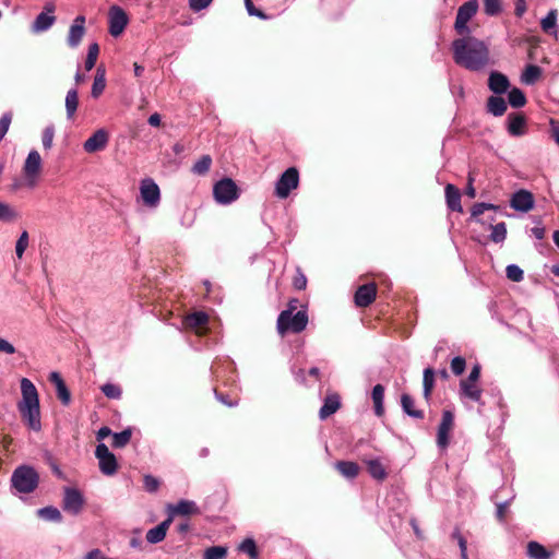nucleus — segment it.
Masks as SVG:
<instances>
[{
  "instance_id": "ea45409f",
  "label": "nucleus",
  "mask_w": 559,
  "mask_h": 559,
  "mask_svg": "<svg viewBox=\"0 0 559 559\" xmlns=\"http://www.w3.org/2000/svg\"><path fill=\"white\" fill-rule=\"evenodd\" d=\"M209 321V316L203 311L193 312L186 318V324L189 328H201L204 326Z\"/></svg>"
},
{
  "instance_id": "2eb2a0df",
  "label": "nucleus",
  "mask_w": 559,
  "mask_h": 559,
  "mask_svg": "<svg viewBox=\"0 0 559 559\" xmlns=\"http://www.w3.org/2000/svg\"><path fill=\"white\" fill-rule=\"evenodd\" d=\"M85 23L86 19L84 15H78L73 20L67 36V44L70 48H76L81 44L86 32Z\"/></svg>"
},
{
  "instance_id": "c03bdc74",
  "label": "nucleus",
  "mask_w": 559,
  "mask_h": 559,
  "mask_svg": "<svg viewBox=\"0 0 559 559\" xmlns=\"http://www.w3.org/2000/svg\"><path fill=\"white\" fill-rule=\"evenodd\" d=\"M239 551L247 554L251 559H258L259 552L253 538H246L238 547Z\"/></svg>"
},
{
  "instance_id": "680f3d73",
  "label": "nucleus",
  "mask_w": 559,
  "mask_h": 559,
  "mask_svg": "<svg viewBox=\"0 0 559 559\" xmlns=\"http://www.w3.org/2000/svg\"><path fill=\"white\" fill-rule=\"evenodd\" d=\"M452 538L457 542V545L460 547V551L464 552L467 551V542L464 538V536L461 534L459 528H455L452 533Z\"/></svg>"
},
{
  "instance_id": "69168bd1",
  "label": "nucleus",
  "mask_w": 559,
  "mask_h": 559,
  "mask_svg": "<svg viewBox=\"0 0 559 559\" xmlns=\"http://www.w3.org/2000/svg\"><path fill=\"white\" fill-rule=\"evenodd\" d=\"M480 377V366L478 364L474 365L469 371L468 377L465 379L467 382H477Z\"/></svg>"
},
{
  "instance_id": "1a4fd4ad",
  "label": "nucleus",
  "mask_w": 559,
  "mask_h": 559,
  "mask_svg": "<svg viewBox=\"0 0 559 559\" xmlns=\"http://www.w3.org/2000/svg\"><path fill=\"white\" fill-rule=\"evenodd\" d=\"M95 456L98 460L99 469L104 475L111 476L116 474L118 468L116 456L109 451L105 443L97 444Z\"/></svg>"
},
{
  "instance_id": "aec40b11",
  "label": "nucleus",
  "mask_w": 559,
  "mask_h": 559,
  "mask_svg": "<svg viewBox=\"0 0 559 559\" xmlns=\"http://www.w3.org/2000/svg\"><path fill=\"white\" fill-rule=\"evenodd\" d=\"M168 510L170 516L198 514L200 512L194 501L185 499L179 500L176 504H169Z\"/></svg>"
},
{
  "instance_id": "20e7f679",
  "label": "nucleus",
  "mask_w": 559,
  "mask_h": 559,
  "mask_svg": "<svg viewBox=\"0 0 559 559\" xmlns=\"http://www.w3.org/2000/svg\"><path fill=\"white\" fill-rule=\"evenodd\" d=\"M308 324V313L306 307L298 310L297 312L289 314V311H282L277 317L276 330L280 335L300 333Z\"/></svg>"
},
{
  "instance_id": "f257e3e1",
  "label": "nucleus",
  "mask_w": 559,
  "mask_h": 559,
  "mask_svg": "<svg viewBox=\"0 0 559 559\" xmlns=\"http://www.w3.org/2000/svg\"><path fill=\"white\" fill-rule=\"evenodd\" d=\"M452 51L455 63L469 71H481L490 63L488 46L471 35L453 40Z\"/></svg>"
},
{
  "instance_id": "9b49d317",
  "label": "nucleus",
  "mask_w": 559,
  "mask_h": 559,
  "mask_svg": "<svg viewBox=\"0 0 559 559\" xmlns=\"http://www.w3.org/2000/svg\"><path fill=\"white\" fill-rule=\"evenodd\" d=\"M85 503L84 497L76 488L66 487L63 490L62 508L66 512L78 515Z\"/></svg>"
},
{
  "instance_id": "13d9d810",
  "label": "nucleus",
  "mask_w": 559,
  "mask_h": 559,
  "mask_svg": "<svg viewBox=\"0 0 559 559\" xmlns=\"http://www.w3.org/2000/svg\"><path fill=\"white\" fill-rule=\"evenodd\" d=\"M245 5L250 16H257L261 20H267V15L264 14L261 10L257 9L251 0H245Z\"/></svg>"
},
{
  "instance_id": "2f4dec72",
  "label": "nucleus",
  "mask_w": 559,
  "mask_h": 559,
  "mask_svg": "<svg viewBox=\"0 0 559 559\" xmlns=\"http://www.w3.org/2000/svg\"><path fill=\"white\" fill-rule=\"evenodd\" d=\"M64 105H66L67 118L70 120L74 117V115L78 110V106H79V95H78L76 87H73L68 91V93L66 95Z\"/></svg>"
},
{
  "instance_id": "49530a36",
  "label": "nucleus",
  "mask_w": 559,
  "mask_h": 559,
  "mask_svg": "<svg viewBox=\"0 0 559 559\" xmlns=\"http://www.w3.org/2000/svg\"><path fill=\"white\" fill-rule=\"evenodd\" d=\"M227 556V547L212 546L205 549L203 559H225Z\"/></svg>"
},
{
  "instance_id": "7ed1b4c3",
  "label": "nucleus",
  "mask_w": 559,
  "mask_h": 559,
  "mask_svg": "<svg viewBox=\"0 0 559 559\" xmlns=\"http://www.w3.org/2000/svg\"><path fill=\"white\" fill-rule=\"evenodd\" d=\"M39 484V474L31 465L17 466L11 475V486L19 493H32Z\"/></svg>"
},
{
  "instance_id": "6ab92c4d",
  "label": "nucleus",
  "mask_w": 559,
  "mask_h": 559,
  "mask_svg": "<svg viewBox=\"0 0 559 559\" xmlns=\"http://www.w3.org/2000/svg\"><path fill=\"white\" fill-rule=\"evenodd\" d=\"M377 296V286L373 283L358 287L355 293V304L358 307H368Z\"/></svg>"
},
{
  "instance_id": "473e14b6",
  "label": "nucleus",
  "mask_w": 559,
  "mask_h": 559,
  "mask_svg": "<svg viewBox=\"0 0 559 559\" xmlns=\"http://www.w3.org/2000/svg\"><path fill=\"white\" fill-rule=\"evenodd\" d=\"M336 469L348 479L357 477L359 473V466L355 462L340 461L335 464Z\"/></svg>"
},
{
  "instance_id": "338daca9",
  "label": "nucleus",
  "mask_w": 559,
  "mask_h": 559,
  "mask_svg": "<svg viewBox=\"0 0 559 559\" xmlns=\"http://www.w3.org/2000/svg\"><path fill=\"white\" fill-rule=\"evenodd\" d=\"M214 392H215L216 399L224 405H226L228 407H234V406L238 405V401H236V400L231 401V400H229V397L227 395H224V394L217 392L216 390Z\"/></svg>"
},
{
  "instance_id": "8fccbe9b",
  "label": "nucleus",
  "mask_w": 559,
  "mask_h": 559,
  "mask_svg": "<svg viewBox=\"0 0 559 559\" xmlns=\"http://www.w3.org/2000/svg\"><path fill=\"white\" fill-rule=\"evenodd\" d=\"M506 274L510 281L515 283H519L524 278L523 270L516 264H509L506 269Z\"/></svg>"
},
{
  "instance_id": "f8f14e48",
  "label": "nucleus",
  "mask_w": 559,
  "mask_h": 559,
  "mask_svg": "<svg viewBox=\"0 0 559 559\" xmlns=\"http://www.w3.org/2000/svg\"><path fill=\"white\" fill-rule=\"evenodd\" d=\"M129 19L123 9L119 5L110 7L108 11V23L109 34L114 37L120 36L126 26L128 25Z\"/></svg>"
},
{
  "instance_id": "f03ea898",
  "label": "nucleus",
  "mask_w": 559,
  "mask_h": 559,
  "mask_svg": "<svg viewBox=\"0 0 559 559\" xmlns=\"http://www.w3.org/2000/svg\"><path fill=\"white\" fill-rule=\"evenodd\" d=\"M22 399L17 403V411L25 425L33 431H40L39 395L35 384L27 378L20 381Z\"/></svg>"
},
{
  "instance_id": "c85d7f7f",
  "label": "nucleus",
  "mask_w": 559,
  "mask_h": 559,
  "mask_svg": "<svg viewBox=\"0 0 559 559\" xmlns=\"http://www.w3.org/2000/svg\"><path fill=\"white\" fill-rule=\"evenodd\" d=\"M371 399L373 402L374 414L382 416L384 414V386L382 384H376L371 392Z\"/></svg>"
},
{
  "instance_id": "9d476101",
  "label": "nucleus",
  "mask_w": 559,
  "mask_h": 559,
  "mask_svg": "<svg viewBox=\"0 0 559 559\" xmlns=\"http://www.w3.org/2000/svg\"><path fill=\"white\" fill-rule=\"evenodd\" d=\"M140 194L146 206L152 209L158 206L160 202V190L152 178H145L141 181Z\"/></svg>"
},
{
  "instance_id": "79ce46f5",
  "label": "nucleus",
  "mask_w": 559,
  "mask_h": 559,
  "mask_svg": "<svg viewBox=\"0 0 559 559\" xmlns=\"http://www.w3.org/2000/svg\"><path fill=\"white\" fill-rule=\"evenodd\" d=\"M212 165V157L210 155L201 156L192 166V173L198 176H203L209 173Z\"/></svg>"
},
{
  "instance_id": "cd10ccee",
  "label": "nucleus",
  "mask_w": 559,
  "mask_h": 559,
  "mask_svg": "<svg viewBox=\"0 0 559 559\" xmlns=\"http://www.w3.org/2000/svg\"><path fill=\"white\" fill-rule=\"evenodd\" d=\"M364 462L367 466L368 473L370 474V476L372 478L380 480V481H382L386 478L388 473H386L385 467L381 463L380 459H369V460H364Z\"/></svg>"
},
{
  "instance_id": "f3484780",
  "label": "nucleus",
  "mask_w": 559,
  "mask_h": 559,
  "mask_svg": "<svg viewBox=\"0 0 559 559\" xmlns=\"http://www.w3.org/2000/svg\"><path fill=\"white\" fill-rule=\"evenodd\" d=\"M108 140V132L105 129H98L83 143V150L90 154L103 151Z\"/></svg>"
},
{
  "instance_id": "dca6fc26",
  "label": "nucleus",
  "mask_w": 559,
  "mask_h": 559,
  "mask_svg": "<svg viewBox=\"0 0 559 559\" xmlns=\"http://www.w3.org/2000/svg\"><path fill=\"white\" fill-rule=\"evenodd\" d=\"M510 206L515 211L526 213L534 207V197L525 189L518 190L511 197Z\"/></svg>"
},
{
  "instance_id": "4468645a",
  "label": "nucleus",
  "mask_w": 559,
  "mask_h": 559,
  "mask_svg": "<svg viewBox=\"0 0 559 559\" xmlns=\"http://www.w3.org/2000/svg\"><path fill=\"white\" fill-rule=\"evenodd\" d=\"M459 395L462 401H472L477 403L480 407L485 405L481 401L483 390L477 382H467V380H461L459 385Z\"/></svg>"
},
{
  "instance_id": "72a5a7b5",
  "label": "nucleus",
  "mask_w": 559,
  "mask_h": 559,
  "mask_svg": "<svg viewBox=\"0 0 559 559\" xmlns=\"http://www.w3.org/2000/svg\"><path fill=\"white\" fill-rule=\"evenodd\" d=\"M435 376L436 372L431 367H427L424 370V377H423V395L424 397L429 401L431 396V392L435 386Z\"/></svg>"
},
{
  "instance_id": "6e6552de",
  "label": "nucleus",
  "mask_w": 559,
  "mask_h": 559,
  "mask_svg": "<svg viewBox=\"0 0 559 559\" xmlns=\"http://www.w3.org/2000/svg\"><path fill=\"white\" fill-rule=\"evenodd\" d=\"M299 185V173L296 167L287 168L275 182V195L286 199Z\"/></svg>"
},
{
  "instance_id": "4d7b16f0",
  "label": "nucleus",
  "mask_w": 559,
  "mask_h": 559,
  "mask_svg": "<svg viewBox=\"0 0 559 559\" xmlns=\"http://www.w3.org/2000/svg\"><path fill=\"white\" fill-rule=\"evenodd\" d=\"M144 488L147 492H155L159 487V481L152 475H145L144 479Z\"/></svg>"
},
{
  "instance_id": "a211bd4d",
  "label": "nucleus",
  "mask_w": 559,
  "mask_h": 559,
  "mask_svg": "<svg viewBox=\"0 0 559 559\" xmlns=\"http://www.w3.org/2000/svg\"><path fill=\"white\" fill-rule=\"evenodd\" d=\"M488 87L496 95H502L510 88L508 76L498 71H491L488 78Z\"/></svg>"
},
{
  "instance_id": "e433bc0d",
  "label": "nucleus",
  "mask_w": 559,
  "mask_h": 559,
  "mask_svg": "<svg viewBox=\"0 0 559 559\" xmlns=\"http://www.w3.org/2000/svg\"><path fill=\"white\" fill-rule=\"evenodd\" d=\"M37 514L40 519L48 522H61L62 515L58 508L56 507H45L37 510Z\"/></svg>"
},
{
  "instance_id": "bb28decb",
  "label": "nucleus",
  "mask_w": 559,
  "mask_h": 559,
  "mask_svg": "<svg viewBox=\"0 0 559 559\" xmlns=\"http://www.w3.org/2000/svg\"><path fill=\"white\" fill-rule=\"evenodd\" d=\"M507 102L500 96H490L486 103L487 112L495 117H501L507 111Z\"/></svg>"
},
{
  "instance_id": "de8ad7c7",
  "label": "nucleus",
  "mask_w": 559,
  "mask_h": 559,
  "mask_svg": "<svg viewBox=\"0 0 559 559\" xmlns=\"http://www.w3.org/2000/svg\"><path fill=\"white\" fill-rule=\"evenodd\" d=\"M29 243V236L26 230H23L15 242V254L17 259H22L25 250Z\"/></svg>"
},
{
  "instance_id": "bf43d9fd",
  "label": "nucleus",
  "mask_w": 559,
  "mask_h": 559,
  "mask_svg": "<svg viewBox=\"0 0 559 559\" xmlns=\"http://www.w3.org/2000/svg\"><path fill=\"white\" fill-rule=\"evenodd\" d=\"M213 0H188L189 7L194 12H200L201 10L207 8Z\"/></svg>"
},
{
  "instance_id": "864d4df0",
  "label": "nucleus",
  "mask_w": 559,
  "mask_h": 559,
  "mask_svg": "<svg viewBox=\"0 0 559 559\" xmlns=\"http://www.w3.org/2000/svg\"><path fill=\"white\" fill-rule=\"evenodd\" d=\"M55 136V127L52 124L47 126L43 131L41 142L45 150H50L52 146Z\"/></svg>"
},
{
  "instance_id": "f704fd0d",
  "label": "nucleus",
  "mask_w": 559,
  "mask_h": 559,
  "mask_svg": "<svg viewBox=\"0 0 559 559\" xmlns=\"http://www.w3.org/2000/svg\"><path fill=\"white\" fill-rule=\"evenodd\" d=\"M527 555L531 559H549L550 552L537 542H530L527 545Z\"/></svg>"
},
{
  "instance_id": "0e129e2a",
  "label": "nucleus",
  "mask_w": 559,
  "mask_h": 559,
  "mask_svg": "<svg viewBox=\"0 0 559 559\" xmlns=\"http://www.w3.org/2000/svg\"><path fill=\"white\" fill-rule=\"evenodd\" d=\"M0 353L12 355L15 353V347L9 341L0 338Z\"/></svg>"
},
{
  "instance_id": "052dcab7",
  "label": "nucleus",
  "mask_w": 559,
  "mask_h": 559,
  "mask_svg": "<svg viewBox=\"0 0 559 559\" xmlns=\"http://www.w3.org/2000/svg\"><path fill=\"white\" fill-rule=\"evenodd\" d=\"M452 538L457 542V545L460 547V551L464 552L467 551V542L464 538V536L461 534L459 528H455L452 533Z\"/></svg>"
},
{
  "instance_id": "5fc2aeb1",
  "label": "nucleus",
  "mask_w": 559,
  "mask_h": 559,
  "mask_svg": "<svg viewBox=\"0 0 559 559\" xmlns=\"http://www.w3.org/2000/svg\"><path fill=\"white\" fill-rule=\"evenodd\" d=\"M466 368V360L462 356H456L451 360V370L455 376H461Z\"/></svg>"
},
{
  "instance_id": "09e8293b",
  "label": "nucleus",
  "mask_w": 559,
  "mask_h": 559,
  "mask_svg": "<svg viewBox=\"0 0 559 559\" xmlns=\"http://www.w3.org/2000/svg\"><path fill=\"white\" fill-rule=\"evenodd\" d=\"M497 209H498V206L495 204H491V203H485V202L476 203L473 205V207L471 210V216L473 219L480 222L479 216L483 215L485 213V211L497 210Z\"/></svg>"
},
{
  "instance_id": "774afa93",
  "label": "nucleus",
  "mask_w": 559,
  "mask_h": 559,
  "mask_svg": "<svg viewBox=\"0 0 559 559\" xmlns=\"http://www.w3.org/2000/svg\"><path fill=\"white\" fill-rule=\"evenodd\" d=\"M551 136L555 142L559 145V122L555 119H550L549 121Z\"/></svg>"
},
{
  "instance_id": "a18cd8bd",
  "label": "nucleus",
  "mask_w": 559,
  "mask_h": 559,
  "mask_svg": "<svg viewBox=\"0 0 559 559\" xmlns=\"http://www.w3.org/2000/svg\"><path fill=\"white\" fill-rule=\"evenodd\" d=\"M491 234L490 239L496 242H503L507 237V226L506 223L501 222L496 225H491Z\"/></svg>"
},
{
  "instance_id": "37998d69",
  "label": "nucleus",
  "mask_w": 559,
  "mask_h": 559,
  "mask_svg": "<svg viewBox=\"0 0 559 559\" xmlns=\"http://www.w3.org/2000/svg\"><path fill=\"white\" fill-rule=\"evenodd\" d=\"M131 437H132V431L130 428H127L120 432H115L112 435L111 445L117 449L123 448L130 442Z\"/></svg>"
},
{
  "instance_id": "412c9836",
  "label": "nucleus",
  "mask_w": 559,
  "mask_h": 559,
  "mask_svg": "<svg viewBox=\"0 0 559 559\" xmlns=\"http://www.w3.org/2000/svg\"><path fill=\"white\" fill-rule=\"evenodd\" d=\"M49 380L51 383L55 384L57 396L60 400V402L66 406L69 405L71 402V393L67 388L61 376L58 372L53 371L50 373Z\"/></svg>"
},
{
  "instance_id": "393cba45",
  "label": "nucleus",
  "mask_w": 559,
  "mask_h": 559,
  "mask_svg": "<svg viewBox=\"0 0 559 559\" xmlns=\"http://www.w3.org/2000/svg\"><path fill=\"white\" fill-rule=\"evenodd\" d=\"M445 200L447 205L450 210L459 213L463 211V207L461 205V193L459 189L451 183H448L445 186Z\"/></svg>"
},
{
  "instance_id": "ddd939ff",
  "label": "nucleus",
  "mask_w": 559,
  "mask_h": 559,
  "mask_svg": "<svg viewBox=\"0 0 559 559\" xmlns=\"http://www.w3.org/2000/svg\"><path fill=\"white\" fill-rule=\"evenodd\" d=\"M454 426V415L451 411L445 409L442 412L441 421L437 431V445L444 450L450 443V432Z\"/></svg>"
},
{
  "instance_id": "603ef678",
  "label": "nucleus",
  "mask_w": 559,
  "mask_h": 559,
  "mask_svg": "<svg viewBox=\"0 0 559 559\" xmlns=\"http://www.w3.org/2000/svg\"><path fill=\"white\" fill-rule=\"evenodd\" d=\"M484 1V11L489 16L498 15L501 10V0H483Z\"/></svg>"
},
{
  "instance_id": "3c124183",
  "label": "nucleus",
  "mask_w": 559,
  "mask_h": 559,
  "mask_svg": "<svg viewBox=\"0 0 559 559\" xmlns=\"http://www.w3.org/2000/svg\"><path fill=\"white\" fill-rule=\"evenodd\" d=\"M100 390L105 396L112 400L120 399L122 394L120 386L114 383H105L102 385Z\"/></svg>"
},
{
  "instance_id": "a19ab883",
  "label": "nucleus",
  "mask_w": 559,
  "mask_h": 559,
  "mask_svg": "<svg viewBox=\"0 0 559 559\" xmlns=\"http://www.w3.org/2000/svg\"><path fill=\"white\" fill-rule=\"evenodd\" d=\"M542 29L545 33L557 34V10L552 9L548 14L540 21Z\"/></svg>"
},
{
  "instance_id": "5701e85b",
  "label": "nucleus",
  "mask_w": 559,
  "mask_h": 559,
  "mask_svg": "<svg viewBox=\"0 0 559 559\" xmlns=\"http://www.w3.org/2000/svg\"><path fill=\"white\" fill-rule=\"evenodd\" d=\"M341 406V399L338 394L333 393L325 397L322 407L319 411V417L326 419L329 416L334 414Z\"/></svg>"
},
{
  "instance_id": "4c0bfd02",
  "label": "nucleus",
  "mask_w": 559,
  "mask_h": 559,
  "mask_svg": "<svg viewBox=\"0 0 559 559\" xmlns=\"http://www.w3.org/2000/svg\"><path fill=\"white\" fill-rule=\"evenodd\" d=\"M508 102L513 108H521L526 104V96L522 90L513 87L508 92Z\"/></svg>"
},
{
  "instance_id": "a878e982",
  "label": "nucleus",
  "mask_w": 559,
  "mask_h": 559,
  "mask_svg": "<svg viewBox=\"0 0 559 559\" xmlns=\"http://www.w3.org/2000/svg\"><path fill=\"white\" fill-rule=\"evenodd\" d=\"M170 522H171V518L163 521L155 527L148 530L146 533V540L150 544H157V543H160L162 540H164V538L166 537L167 528H168Z\"/></svg>"
},
{
  "instance_id": "58836bf2",
  "label": "nucleus",
  "mask_w": 559,
  "mask_h": 559,
  "mask_svg": "<svg viewBox=\"0 0 559 559\" xmlns=\"http://www.w3.org/2000/svg\"><path fill=\"white\" fill-rule=\"evenodd\" d=\"M19 212L9 203L0 201V222L11 223L19 218Z\"/></svg>"
},
{
  "instance_id": "c756f323",
  "label": "nucleus",
  "mask_w": 559,
  "mask_h": 559,
  "mask_svg": "<svg viewBox=\"0 0 559 559\" xmlns=\"http://www.w3.org/2000/svg\"><path fill=\"white\" fill-rule=\"evenodd\" d=\"M106 87V72L104 68H97L94 76L91 95L93 98H98Z\"/></svg>"
},
{
  "instance_id": "0eeeda50",
  "label": "nucleus",
  "mask_w": 559,
  "mask_h": 559,
  "mask_svg": "<svg viewBox=\"0 0 559 559\" xmlns=\"http://www.w3.org/2000/svg\"><path fill=\"white\" fill-rule=\"evenodd\" d=\"M41 169V157L36 150H32L23 165V175L25 186L29 189H34L37 186L39 174Z\"/></svg>"
},
{
  "instance_id": "4be33fe9",
  "label": "nucleus",
  "mask_w": 559,
  "mask_h": 559,
  "mask_svg": "<svg viewBox=\"0 0 559 559\" xmlns=\"http://www.w3.org/2000/svg\"><path fill=\"white\" fill-rule=\"evenodd\" d=\"M526 119L523 115L512 112L508 116V132L512 136H521L525 133Z\"/></svg>"
},
{
  "instance_id": "7c9ffc66",
  "label": "nucleus",
  "mask_w": 559,
  "mask_h": 559,
  "mask_svg": "<svg viewBox=\"0 0 559 559\" xmlns=\"http://www.w3.org/2000/svg\"><path fill=\"white\" fill-rule=\"evenodd\" d=\"M401 406L405 414L409 417L421 419L424 418V412L415 408V401L408 394H402L401 396Z\"/></svg>"
},
{
  "instance_id": "423d86ee",
  "label": "nucleus",
  "mask_w": 559,
  "mask_h": 559,
  "mask_svg": "<svg viewBox=\"0 0 559 559\" xmlns=\"http://www.w3.org/2000/svg\"><path fill=\"white\" fill-rule=\"evenodd\" d=\"M478 2L477 0H468L464 2L457 10L456 19L454 22L455 32L461 35H471V28L468 27L469 20L477 13Z\"/></svg>"
},
{
  "instance_id": "c9c22d12",
  "label": "nucleus",
  "mask_w": 559,
  "mask_h": 559,
  "mask_svg": "<svg viewBox=\"0 0 559 559\" xmlns=\"http://www.w3.org/2000/svg\"><path fill=\"white\" fill-rule=\"evenodd\" d=\"M542 75V69L535 64H528L522 73L521 80L527 85H533Z\"/></svg>"
},
{
  "instance_id": "b1692460",
  "label": "nucleus",
  "mask_w": 559,
  "mask_h": 559,
  "mask_svg": "<svg viewBox=\"0 0 559 559\" xmlns=\"http://www.w3.org/2000/svg\"><path fill=\"white\" fill-rule=\"evenodd\" d=\"M56 22V16L46 12L39 13L31 25L33 33H43L48 31Z\"/></svg>"
},
{
  "instance_id": "39448f33",
  "label": "nucleus",
  "mask_w": 559,
  "mask_h": 559,
  "mask_svg": "<svg viewBox=\"0 0 559 559\" xmlns=\"http://www.w3.org/2000/svg\"><path fill=\"white\" fill-rule=\"evenodd\" d=\"M213 195L218 204L227 205L239 198V189L233 179L223 178L214 185Z\"/></svg>"
},
{
  "instance_id": "6e6d98bb",
  "label": "nucleus",
  "mask_w": 559,
  "mask_h": 559,
  "mask_svg": "<svg viewBox=\"0 0 559 559\" xmlns=\"http://www.w3.org/2000/svg\"><path fill=\"white\" fill-rule=\"evenodd\" d=\"M12 121V114L4 112L0 118V141L5 136Z\"/></svg>"
},
{
  "instance_id": "e2e57ef3",
  "label": "nucleus",
  "mask_w": 559,
  "mask_h": 559,
  "mask_svg": "<svg viewBox=\"0 0 559 559\" xmlns=\"http://www.w3.org/2000/svg\"><path fill=\"white\" fill-rule=\"evenodd\" d=\"M294 286H295V288H297L299 290H302V289L306 288V286H307V278H306V276L301 272H298V274L295 276V278H294Z\"/></svg>"
}]
</instances>
